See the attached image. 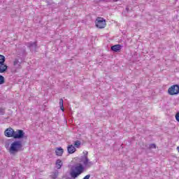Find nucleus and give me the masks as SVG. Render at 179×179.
<instances>
[{
  "instance_id": "aec40b11",
  "label": "nucleus",
  "mask_w": 179,
  "mask_h": 179,
  "mask_svg": "<svg viewBox=\"0 0 179 179\" xmlns=\"http://www.w3.org/2000/svg\"><path fill=\"white\" fill-rule=\"evenodd\" d=\"M176 121H178V122H179V112H177V113L176 115Z\"/></svg>"
},
{
  "instance_id": "dca6fc26",
  "label": "nucleus",
  "mask_w": 179,
  "mask_h": 179,
  "mask_svg": "<svg viewBox=\"0 0 179 179\" xmlns=\"http://www.w3.org/2000/svg\"><path fill=\"white\" fill-rule=\"evenodd\" d=\"M0 64H5V56L0 55Z\"/></svg>"
},
{
  "instance_id": "0eeeda50",
  "label": "nucleus",
  "mask_w": 179,
  "mask_h": 179,
  "mask_svg": "<svg viewBox=\"0 0 179 179\" xmlns=\"http://www.w3.org/2000/svg\"><path fill=\"white\" fill-rule=\"evenodd\" d=\"M27 47L31 50H37V42H29L26 43Z\"/></svg>"
},
{
  "instance_id": "2eb2a0df",
  "label": "nucleus",
  "mask_w": 179,
  "mask_h": 179,
  "mask_svg": "<svg viewBox=\"0 0 179 179\" xmlns=\"http://www.w3.org/2000/svg\"><path fill=\"white\" fill-rule=\"evenodd\" d=\"M80 145H82V142L79 140H77L74 141V148H77V149H79L80 148Z\"/></svg>"
},
{
  "instance_id": "9d476101",
  "label": "nucleus",
  "mask_w": 179,
  "mask_h": 179,
  "mask_svg": "<svg viewBox=\"0 0 179 179\" xmlns=\"http://www.w3.org/2000/svg\"><path fill=\"white\" fill-rule=\"evenodd\" d=\"M13 65L14 66H15V68H17V69H20V68H22V62H19V59H15L13 62Z\"/></svg>"
},
{
  "instance_id": "a211bd4d",
  "label": "nucleus",
  "mask_w": 179,
  "mask_h": 179,
  "mask_svg": "<svg viewBox=\"0 0 179 179\" xmlns=\"http://www.w3.org/2000/svg\"><path fill=\"white\" fill-rule=\"evenodd\" d=\"M0 115H5V108H0Z\"/></svg>"
},
{
  "instance_id": "412c9836",
  "label": "nucleus",
  "mask_w": 179,
  "mask_h": 179,
  "mask_svg": "<svg viewBox=\"0 0 179 179\" xmlns=\"http://www.w3.org/2000/svg\"><path fill=\"white\" fill-rule=\"evenodd\" d=\"M59 106H64V99H59Z\"/></svg>"
},
{
  "instance_id": "cd10ccee",
  "label": "nucleus",
  "mask_w": 179,
  "mask_h": 179,
  "mask_svg": "<svg viewBox=\"0 0 179 179\" xmlns=\"http://www.w3.org/2000/svg\"><path fill=\"white\" fill-rule=\"evenodd\" d=\"M99 1H104V0H99Z\"/></svg>"
},
{
  "instance_id": "20e7f679",
  "label": "nucleus",
  "mask_w": 179,
  "mask_h": 179,
  "mask_svg": "<svg viewBox=\"0 0 179 179\" xmlns=\"http://www.w3.org/2000/svg\"><path fill=\"white\" fill-rule=\"evenodd\" d=\"M168 93L171 96H174L176 94H179V85H172L168 90Z\"/></svg>"
},
{
  "instance_id": "393cba45",
  "label": "nucleus",
  "mask_w": 179,
  "mask_h": 179,
  "mask_svg": "<svg viewBox=\"0 0 179 179\" xmlns=\"http://www.w3.org/2000/svg\"><path fill=\"white\" fill-rule=\"evenodd\" d=\"M126 10H127V12H129V8L126 7Z\"/></svg>"
},
{
  "instance_id": "6ab92c4d",
  "label": "nucleus",
  "mask_w": 179,
  "mask_h": 179,
  "mask_svg": "<svg viewBox=\"0 0 179 179\" xmlns=\"http://www.w3.org/2000/svg\"><path fill=\"white\" fill-rule=\"evenodd\" d=\"M150 149H156V145L155 144L150 145Z\"/></svg>"
},
{
  "instance_id": "f03ea898",
  "label": "nucleus",
  "mask_w": 179,
  "mask_h": 179,
  "mask_svg": "<svg viewBox=\"0 0 179 179\" xmlns=\"http://www.w3.org/2000/svg\"><path fill=\"white\" fill-rule=\"evenodd\" d=\"M80 161L85 169H90L93 166V162H91L87 157H81Z\"/></svg>"
},
{
  "instance_id": "a878e982",
  "label": "nucleus",
  "mask_w": 179,
  "mask_h": 179,
  "mask_svg": "<svg viewBox=\"0 0 179 179\" xmlns=\"http://www.w3.org/2000/svg\"><path fill=\"white\" fill-rule=\"evenodd\" d=\"M177 150L179 152V146L177 147Z\"/></svg>"
},
{
  "instance_id": "f8f14e48",
  "label": "nucleus",
  "mask_w": 179,
  "mask_h": 179,
  "mask_svg": "<svg viewBox=\"0 0 179 179\" xmlns=\"http://www.w3.org/2000/svg\"><path fill=\"white\" fill-rule=\"evenodd\" d=\"M55 153L57 156H62V155L64 154V149L61 148H57L55 150Z\"/></svg>"
},
{
  "instance_id": "6e6552de",
  "label": "nucleus",
  "mask_w": 179,
  "mask_h": 179,
  "mask_svg": "<svg viewBox=\"0 0 179 179\" xmlns=\"http://www.w3.org/2000/svg\"><path fill=\"white\" fill-rule=\"evenodd\" d=\"M67 152L69 153V155H73V153L76 152V148H75L73 145H69L67 146Z\"/></svg>"
},
{
  "instance_id": "4468645a",
  "label": "nucleus",
  "mask_w": 179,
  "mask_h": 179,
  "mask_svg": "<svg viewBox=\"0 0 179 179\" xmlns=\"http://www.w3.org/2000/svg\"><path fill=\"white\" fill-rule=\"evenodd\" d=\"M59 173V172H58V171H55L54 172L52 173V174L50 175L51 178L52 179H57V178L58 177V174Z\"/></svg>"
},
{
  "instance_id": "423d86ee",
  "label": "nucleus",
  "mask_w": 179,
  "mask_h": 179,
  "mask_svg": "<svg viewBox=\"0 0 179 179\" xmlns=\"http://www.w3.org/2000/svg\"><path fill=\"white\" fill-rule=\"evenodd\" d=\"M4 134L7 138H14L15 130L12 128H8L4 131Z\"/></svg>"
},
{
  "instance_id": "5701e85b",
  "label": "nucleus",
  "mask_w": 179,
  "mask_h": 179,
  "mask_svg": "<svg viewBox=\"0 0 179 179\" xmlns=\"http://www.w3.org/2000/svg\"><path fill=\"white\" fill-rule=\"evenodd\" d=\"M90 175H87L83 178V179H90Z\"/></svg>"
},
{
  "instance_id": "39448f33",
  "label": "nucleus",
  "mask_w": 179,
  "mask_h": 179,
  "mask_svg": "<svg viewBox=\"0 0 179 179\" xmlns=\"http://www.w3.org/2000/svg\"><path fill=\"white\" fill-rule=\"evenodd\" d=\"M24 138V131L23 130L17 129L15 131H14V139H22Z\"/></svg>"
},
{
  "instance_id": "f257e3e1",
  "label": "nucleus",
  "mask_w": 179,
  "mask_h": 179,
  "mask_svg": "<svg viewBox=\"0 0 179 179\" xmlns=\"http://www.w3.org/2000/svg\"><path fill=\"white\" fill-rule=\"evenodd\" d=\"M5 148L8 150L10 155L15 156L17 155L19 152L23 150V143L19 140L10 138L6 141Z\"/></svg>"
},
{
  "instance_id": "b1692460",
  "label": "nucleus",
  "mask_w": 179,
  "mask_h": 179,
  "mask_svg": "<svg viewBox=\"0 0 179 179\" xmlns=\"http://www.w3.org/2000/svg\"><path fill=\"white\" fill-rule=\"evenodd\" d=\"M60 108L62 111H64V105H61L60 106Z\"/></svg>"
},
{
  "instance_id": "1a4fd4ad",
  "label": "nucleus",
  "mask_w": 179,
  "mask_h": 179,
  "mask_svg": "<svg viewBox=\"0 0 179 179\" xmlns=\"http://www.w3.org/2000/svg\"><path fill=\"white\" fill-rule=\"evenodd\" d=\"M6 71H8V66L4 63L0 64V73H4Z\"/></svg>"
},
{
  "instance_id": "ddd939ff",
  "label": "nucleus",
  "mask_w": 179,
  "mask_h": 179,
  "mask_svg": "<svg viewBox=\"0 0 179 179\" xmlns=\"http://www.w3.org/2000/svg\"><path fill=\"white\" fill-rule=\"evenodd\" d=\"M62 164H63V163L61 159H57L56 161L55 165H56L57 169H61V167H62Z\"/></svg>"
},
{
  "instance_id": "f3484780",
  "label": "nucleus",
  "mask_w": 179,
  "mask_h": 179,
  "mask_svg": "<svg viewBox=\"0 0 179 179\" xmlns=\"http://www.w3.org/2000/svg\"><path fill=\"white\" fill-rule=\"evenodd\" d=\"M5 83V78L3 76H0V85Z\"/></svg>"
},
{
  "instance_id": "9b49d317",
  "label": "nucleus",
  "mask_w": 179,
  "mask_h": 179,
  "mask_svg": "<svg viewBox=\"0 0 179 179\" xmlns=\"http://www.w3.org/2000/svg\"><path fill=\"white\" fill-rule=\"evenodd\" d=\"M112 51L115 52H118V51L121 50V45H115L111 47Z\"/></svg>"
},
{
  "instance_id": "bb28decb",
  "label": "nucleus",
  "mask_w": 179,
  "mask_h": 179,
  "mask_svg": "<svg viewBox=\"0 0 179 179\" xmlns=\"http://www.w3.org/2000/svg\"><path fill=\"white\" fill-rule=\"evenodd\" d=\"M113 2H117L118 0H113Z\"/></svg>"
},
{
  "instance_id": "4be33fe9",
  "label": "nucleus",
  "mask_w": 179,
  "mask_h": 179,
  "mask_svg": "<svg viewBox=\"0 0 179 179\" xmlns=\"http://www.w3.org/2000/svg\"><path fill=\"white\" fill-rule=\"evenodd\" d=\"M84 153V156H83V157H87V155L89 154V152L87 151H85L83 152Z\"/></svg>"
},
{
  "instance_id": "7ed1b4c3",
  "label": "nucleus",
  "mask_w": 179,
  "mask_h": 179,
  "mask_svg": "<svg viewBox=\"0 0 179 179\" xmlns=\"http://www.w3.org/2000/svg\"><path fill=\"white\" fill-rule=\"evenodd\" d=\"M95 23H96V26L98 27V29H104V27H106V26L107 24L106 23V20H104V18L101 17H98L96 19Z\"/></svg>"
}]
</instances>
